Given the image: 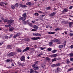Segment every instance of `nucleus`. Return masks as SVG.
<instances>
[{
    "label": "nucleus",
    "instance_id": "obj_38",
    "mask_svg": "<svg viewBox=\"0 0 73 73\" xmlns=\"http://www.w3.org/2000/svg\"><path fill=\"white\" fill-rule=\"evenodd\" d=\"M33 36H37V33H34L33 34Z\"/></svg>",
    "mask_w": 73,
    "mask_h": 73
},
{
    "label": "nucleus",
    "instance_id": "obj_31",
    "mask_svg": "<svg viewBox=\"0 0 73 73\" xmlns=\"http://www.w3.org/2000/svg\"><path fill=\"white\" fill-rule=\"evenodd\" d=\"M47 50H48V51H49V52H50L51 50H52V48H48Z\"/></svg>",
    "mask_w": 73,
    "mask_h": 73
},
{
    "label": "nucleus",
    "instance_id": "obj_44",
    "mask_svg": "<svg viewBox=\"0 0 73 73\" xmlns=\"http://www.w3.org/2000/svg\"><path fill=\"white\" fill-rule=\"evenodd\" d=\"M70 36H73V33H70Z\"/></svg>",
    "mask_w": 73,
    "mask_h": 73
},
{
    "label": "nucleus",
    "instance_id": "obj_45",
    "mask_svg": "<svg viewBox=\"0 0 73 73\" xmlns=\"http://www.w3.org/2000/svg\"><path fill=\"white\" fill-rule=\"evenodd\" d=\"M7 48H8L9 49H11V46H7Z\"/></svg>",
    "mask_w": 73,
    "mask_h": 73
},
{
    "label": "nucleus",
    "instance_id": "obj_53",
    "mask_svg": "<svg viewBox=\"0 0 73 73\" xmlns=\"http://www.w3.org/2000/svg\"><path fill=\"white\" fill-rule=\"evenodd\" d=\"M71 48V49H72V48H73V45H71L70 46Z\"/></svg>",
    "mask_w": 73,
    "mask_h": 73
},
{
    "label": "nucleus",
    "instance_id": "obj_57",
    "mask_svg": "<svg viewBox=\"0 0 73 73\" xmlns=\"http://www.w3.org/2000/svg\"><path fill=\"white\" fill-rule=\"evenodd\" d=\"M38 13H42V12L40 11H38Z\"/></svg>",
    "mask_w": 73,
    "mask_h": 73
},
{
    "label": "nucleus",
    "instance_id": "obj_52",
    "mask_svg": "<svg viewBox=\"0 0 73 73\" xmlns=\"http://www.w3.org/2000/svg\"><path fill=\"white\" fill-rule=\"evenodd\" d=\"M45 13H44L42 15V17H44V16H45Z\"/></svg>",
    "mask_w": 73,
    "mask_h": 73
},
{
    "label": "nucleus",
    "instance_id": "obj_25",
    "mask_svg": "<svg viewBox=\"0 0 73 73\" xmlns=\"http://www.w3.org/2000/svg\"><path fill=\"white\" fill-rule=\"evenodd\" d=\"M52 62H53L54 61H56V60H57V58H54L53 59H52Z\"/></svg>",
    "mask_w": 73,
    "mask_h": 73
},
{
    "label": "nucleus",
    "instance_id": "obj_4",
    "mask_svg": "<svg viewBox=\"0 0 73 73\" xmlns=\"http://www.w3.org/2000/svg\"><path fill=\"white\" fill-rule=\"evenodd\" d=\"M15 55H16V53L13 52H11L8 54L9 56H13Z\"/></svg>",
    "mask_w": 73,
    "mask_h": 73
},
{
    "label": "nucleus",
    "instance_id": "obj_39",
    "mask_svg": "<svg viewBox=\"0 0 73 73\" xmlns=\"http://www.w3.org/2000/svg\"><path fill=\"white\" fill-rule=\"evenodd\" d=\"M11 8L13 9H15V6L13 5H12V6H11Z\"/></svg>",
    "mask_w": 73,
    "mask_h": 73
},
{
    "label": "nucleus",
    "instance_id": "obj_17",
    "mask_svg": "<svg viewBox=\"0 0 73 73\" xmlns=\"http://www.w3.org/2000/svg\"><path fill=\"white\" fill-rule=\"evenodd\" d=\"M23 17H25L26 19V18L27 16V14L26 13H24L22 15Z\"/></svg>",
    "mask_w": 73,
    "mask_h": 73
},
{
    "label": "nucleus",
    "instance_id": "obj_16",
    "mask_svg": "<svg viewBox=\"0 0 73 73\" xmlns=\"http://www.w3.org/2000/svg\"><path fill=\"white\" fill-rule=\"evenodd\" d=\"M52 41L53 42H58V40L55 39V40H52Z\"/></svg>",
    "mask_w": 73,
    "mask_h": 73
},
{
    "label": "nucleus",
    "instance_id": "obj_49",
    "mask_svg": "<svg viewBox=\"0 0 73 73\" xmlns=\"http://www.w3.org/2000/svg\"><path fill=\"white\" fill-rule=\"evenodd\" d=\"M17 35H15L13 37L14 38H16V37H17Z\"/></svg>",
    "mask_w": 73,
    "mask_h": 73
},
{
    "label": "nucleus",
    "instance_id": "obj_8",
    "mask_svg": "<svg viewBox=\"0 0 73 73\" xmlns=\"http://www.w3.org/2000/svg\"><path fill=\"white\" fill-rule=\"evenodd\" d=\"M32 66L33 68H36V69L38 70L39 69V67H38V66H36V64H33V65Z\"/></svg>",
    "mask_w": 73,
    "mask_h": 73
},
{
    "label": "nucleus",
    "instance_id": "obj_15",
    "mask_svg": "<svg viewBox=\"0 0 73 73\" xmlns=\"http://www.w3.org/2000/svg\"><path fill=\"white\" fill-rule=\"evenodd\" d=\"M56 56H57V54H52L51 56V57H56Z\"/></svg>",
    "mask_w": 73,
    "mask_h": 73
},
{
    "label": "nucleus",
    "instance_id": "obj_28",
    "mask_svg": "<svg viewBox=\"0 0 73 73\" xmlns=\"http://www.w3.org/2000/svg\"><path fill=\"white\" fill-rule=\"evenodd\" d=\"M17 50L18 52H22V50L19 48Z\"/></svg>",
    "mask_w": 73,
    "mask_h": 73
},
{
    "label": "nucleus",
    "instance_id": "obj_5",
    "mask_svg": "<svg viewBox=\"0 0 73 73\" xmlns=\"http://www.w3.org/2000/svg\"><path fill=\"white\" fill-rule=\"evenodd\" d=\"M40 38H40V37H33L31 38V40H38L39 39H40Z\"/></svg>",
    "mask_w": 73,
    "mask_h": 73
},
{
    "label": "nucleus",
    "instance_id": "obj_11",
    "mask_svg": "<svg viewBox=\"0 0 73 73\" xmlns=\"http://www.w3.org/2000/svg\"><path fill=\"white\" fill-rule=\"evenodd\" d=\"M56 15V12H54L52 13L50 15V16H51V17H52V16H54V15Z\"/></svg>",
    "mask_w": 73,
    "mask_h": 73
},
{
    "label": "nucleus",
    "instance_id": "obj_35",
    "mask_svg": "<svg viewBox=\"0 0 73 73\" xmlns=\"http://www.w3.org/2000/svg\"><path fill=\"white\" fill-rule=\"evenodd\" d=\"M36 16H38V13H36L34 14Z\"/></svg>",
    "mask_w": 73,
    "mask_h": 73
},
{
    "label": "nucleus",
    "instance_id": "obj_6",
    "mask_svg": "<svg viewBox=\"0 0 73 73\" xmlns=\"http://www.w3.org/2000/svg\"><path fill=\"white\" fill-rule=\"evenodd\" d=\"M26 19V18L25 17H21L19 19V20H20L21 21H25V20Z\"/></svg>",
    "mask_w": 73,
    "mask_h": 73
},
{
    "label": "nucleus",
    "instance_id": "obj_63",
    "mask_svg": "<svg viewBox=\"0 0 73 73\" xmlns=\"http://www.w3.org/2000/svg\"><path fill=\"white\" fill-rule=\"evenodd\" d=\"M64 33H65V34H67L68 33H67V32H65Z\"/></svg>",
    "mask_w": 73,
    "mask_h": 73
},
{
    "label": "nucleus",
    "instance_id": "obj_9",
    "mask_svg": "<svg viewBox=\"0 0 73 73\" xmlns=\"http://www.w3.org/2000/svg\"><path fill=\"white\" fill-rule=\"evenodd\" d=\"M4 4L7 5V3H5L3 2H1V3H0V5H1V6H2V7H4Z\"/></svg>",
    "mask_w": 73,
    "mask_h": 73
},
{
    "label": "nucleus",
    "instance_id": "obj_59",
    "mask_svg": "<svg viewBox=\"0 0 73 73\" xmlns=\"http://www.w3.org/2000/svg\"><path fill=\"white\" fill-rule=\"evenodd\" d=\"M57 60H58V61H59V60H60V58H58L57 59Z\"/></svg>",
    "mask_w": 73,
    "mask_h": 73
},
{
    "label": "nucleus",
    "instance_id": "obj_33",
    "mask_svg": "<svg viewBox=\"0 0 73 73\" xmlns=\"http://www.w3.org/2000/svg\"><path fill=\"white\" fill-rule=\"evenodd\" d=\"M46 60H47V61H49L50 60V58H48V57H46Z\"/></svg>",
    "mask_w": 73,
    "mask_h": 73
},
{
    "label": "nucleus",
    "instance_id": "obj_12",
    "mask_svg": "<svg viewBox=\"0 0 73 73\" xmlns=\"http://www.w3.org/2000/svg\"><path fill=\"white\" fill-rule=\"evenodd\" d=\"M26 5H29L30 6H31L32 5V2H27L26 3Z\"/></svg>",
    "mask_w": 73,
    "mask_h": 73
},
{
    "label": "nucleus",
    "instance_id": "obj_55",
    "mask_svg": "<svg viewBox=\"0 0 73 73\" xmlns=\"http://www.w3.org/2000/svg\"><path fill=\"white\" fill-rule=\"evenodd\" d=\"M47 9H50V7H47Z\"/></svg>",
    "mask_w": 73,
    "mask_h": 73
},
{
    "label": "nucleus",
    "instance_id": "obj_42",
    "mask_svg": "<svg viewBox=\"0 0 73 73\" xmlns=\"http://www.w3.org/2000/svg\"><path fill=\"white\" fill-rule=\"evenodd\" d=\"M56 66V64H52L51 65V66L52 67H54V66Z\"/></svg>",
    "mask_w": 73,
    "mask_h": 73
},
{
    "label": "nucleus",
    "instance_id": "obj_21",
    "mask_svg": "<svg viewBox=\"0 0 73 73\" xmlns=\"http://www.w3.org/2000/svg\"><path fill=\"white\" fill-rule=\"evenodd\" d=\"M33 28L34 29H38V27L36 25H35L33 26Z\"/></svg>",
    "mask_w": 73,
    "mask_h": 73
},
{
    "label": "nucleus",
    "instance_id": "obj_20",
    "mask_svg": "<svg viewBox=\"0 0 73 73\" xmlns=\"http://www.w3.org/2000/svg\"><path fill=\"white\" fill-rule=\"evenodd\" d=\"M57 50H55L53 51H52V53H56V52H57Z\"/></svg>",
    "mask_w": 73,
    "mask_h": 73
},
{
    "label": "nucleus",
    "instance_id": "obj_36",
    "mask_svg": "<svg viewBox=\"0 0 73 73\" xmlns=\"http://www.w3.org/2000/svg\"><path fill=\"white\" fill-rule=\"evenodd\" d=\"M49 27H50V25H46V27L47 28H49Z\"/></svg>",
    "mask_w": 73,
    "mask_h": 73
},
{
    "label": "nucleus",
    "instance_id": "obj_23",
    "mask_svg": "<svg viewBox=\"0 0 73 73\" xmlns=\"http://www.w3.org/2000/svg\"><path fill=\"white\" fill-rule=\"evenodd\" d=\"M64 46L65 47L66 46V41H64Z\"/></svg>",
    "mask_w": 73,
    "mask_h": 73
},
{
    "label": "nucleus",
    "instance_id": "obj_22",
    "mask_svg": "<svg viewBox=\"0 0 73 73\" xmlns=\"http://www.w3.org/2000/svg\"><path fill=\"white\" fill-rule=\"evenodd\" d=\"M48 33V34H51L52 35L53 34H54V33H56V32H49Z\"/></svg>",
    "mask_w": 73,
    "mask_h": 73
},
{
    "label": "nucleus",
    "instance_id": "obj_58",
    "mask_svg": "<svg viewBox=\"0 0 73 73\" xmlns=\"http://www.w3.org/2000/svg\"><path fill=\"white\" fill-rule=\"evenodd\" d=\"M19 66H22V64L21 63H20L19 64Z\"/></svg>",
    "mask_w": 73,
    "mask_h": 73
},
{
    "label": "nucleus",
    "instance_id": "obj_60",
    "mask_svg": "<svg viewBox=\"0 0 73 73\" xmlns=\"http://www.w3.org/2000/svg\"><path fill=\"white\" fill-rule=\"evenodd\" d=\"M12 66H14V63H12Z\"/></svg>",
    "mask_w": 73,
    "mask_h": 73
},
{
    "label": "nucleus",
    "instance_id": "obj_19",
    "mask_svg": "<svg viewBox=\"0 0 73 73\" xmlns=\"http://www.w3.org/2000/svg\"><path fill=\"white\" fill-rule=\"evenodd\" d=\"M41 34H40L39 33H36V36H41Z\"/></svg>",
    "mask_w": 73,
    "mask_h": 73
},
{
    "label": "nucleus",
    "instance_id": "obj_3",
    "mask_svg": "<svg viewBox=\"0 0 73 73\" xmlns=\"http://www.w3.org/2000/svg\"><path fill=\"white\" fill-rule=\"evenodd\" d=\"M20 60L21 61H23V62L25 61V58L24 56H22L21 58H20Z\"/></svg>",
    "mask_w": 73,
    "mask_h": 73
},
{
    "label": "nucleus",
    "instance_id": "obj_10",
    "mask_svg": "<svg viewBox=\"0 0 73 73\" xmlns=\"http://www.w3.org/2000/svg\"><path fill=\"white\" fill-rule=\"evenodd\" d=\"M19 5L22 8H26L27 7V5H23L22 4H20Z\"/></svg>",
    "mask_w": 73,
    "mask_h": 73
},
{
    "label": "nucleus",
    "instance_id": "obj_27",
    "mask_svg": "<svg viewBox=\"0 0 73 73\" xmlns=\"http://www.w3.org/2000/svg\"><path fill=\"white\" fill-rule=\"evenodd\" d=\"M68 55L70 56H73V53H71L68 54Z\"/></svg>",
    "mask_w": 73,
    "mask_h": 73
},
{
    "label": "nucleus",
    "instance_id": "obj_48",
    "mask_svg": "<svg viewBox=\"0 0 73 73\" xmlns=\"http://www.w3.org/2000/svg\"><path fill=\"white\" fill-rule=\"evenodd\" d=\"M38 63V61H36L35 62V64H37Z\"/></svg>",
    "mask_w": 73,
    "mask_h": 73
},
{
    "label": "nucleus",
    "instance_id": "obj_29",
    "mask_svg": "<svg viewBox=\"0 0 73 73\" xmlns=\"http://www.w3.org/2000/svg\"><path fill=\"white\" fill-rule=\"evenodd\" d=\"M15 7H18V6H19V4L18 3H16L15 5Z\"/></svg>",
    "mask_w": 73,
    "mask_h": 73
},
{
    "label": "nucleus",
    "instance_id": "obj_7",
    "mask_svg": "<svg viewBox=\"0 0 73 73\" xmlns=\"http://www.w3.org/2000/svg\"><path fill=\"white\" fill-rule=\"evenodd\" d=\"M29 50V47H26L25 49L23 50V52H24L25 51H27V50Z\"/></svg>",
    "mask_w": 73,
    "mask_h": 73
},
{
    "label": "nucleus",
    "instance_id": "obj_24",
    "mask_svg": "<svg viewBox=\"0 0 73 73\" xmlns=\"http://www.w3.org/2000/svg\"><path fill=\"white\" fill-rule=\"evenodd\" d=\"M73 23L72 22H70L69 24V27H72V24Z\"/></svg>",
    "mask_w": 73,
    "mask_h": 73
},
{
    "label": "nucleus",
    "instance_id": "obj_37",
    "mask_svg": "<svg viewBox=\"0 0 73 73\" xmlns=\"http://www.w3.org/2000/svg\"><path fill=\"white\" fill-rule=\"evenodd\" d=\"M73 6H70L69 7V9H72V8H73Z\"/></svg>",
    "mask_w": 73,
    "mask_h": 73
},
{
    "label": "nucleus",
    "instance_id": "obj_26",
    "mask_svg": "<svg viewBox=\"0 0 73 73\" xmlns=\"http://www.w3.org/2000/svg\"><path fill=\"white\" fill-rule=\"evenodd\" d=\"M73 70V68H69L68 70V72H69V71H71V70Z\"/></svg>",
    "mask_w": 73,
    "mask_h": 73
},
{
    "label": "nucleus",
    "instance_id": "obj_18",
    "mask_svg": "<svg viewBox=\"0 0 73 73\" xmlns=\"http://www.w3.org/2000/svg\"><path fill=\"white\" fill-rule=\"evenodd\" d=\"M68 10L67 9H64L63 11V13H65V12H68Z\"/></svg>",
    "mask_w": 73,
    "mask_h": 73
},
{
    "label": "nucleus",
    "instance_id": "obj_50",
    "mask_svg": "<svg viewBox=\"0 0 73 73\" xmlns=\"http://www.w3.org/2000/svg\"><path fill=\"white\" fill-rule=\"evenodd\" d=\"M59 30H60V29L59 28H57L55 29V31H59Z\"/></svg>",
    "mask_w": 73,
    "mask_h": 73
},
{
    "label": "nucleus",
    "instance_id": "obj_14",
    "mask_svg": "<svg viewBox=\"0 0 73 73\" xmlns=\"http://www.w3.org/2000/svg\"><path fill=\"white\" fill-rule=\"evenodd\" d=\"M64 47V45L63 44H61L60 45H59L58 46V48H59V49H61V48H62Z\"/></svg>",
    "mask_w": 73,
    "mask_h": 73
},
{
    "label": "nucleus",
    "instance_id": "obj_46",
    "mask_svg": "<svg viewBox=\"0 0 73 73\" xmlns=\"http://www.w3.org/2000/svg\"><path fill=\"white\" fill-rule=\"evenodd\" d=\"M52 44H53V42H51L49 43L50 45H52Z\"/></svg>",
    "mask_w": 73,
    "mask_h": 73
},
{
    "label": "nucleus",
    "instance_id": "obj_1",
    "mask_svg": "<svg viewBox=\"0 0 73 73\" xmlns=\"http://www.w3.org/2000/svg\"><path fill=\"white\" fill-rule=\"evenodd\" d=\"M14 21V20H12V19H10L8 21V23L9 24V25H13V23Z\"/></svg>",
    "mask_w": 73,
    "mask_h": 73
},
{
    "label": "nucleus",
    "instance_id": "obj_13",
    "mask_svg": "<svg viewBox=\"0 0 73 73\" xmlns=\"http://www.w3.org/2000/svg\"><path fill=\"white\" fill-rule=\"evenodd\" d=\"M15 29V28L14 27H13L11 28H10V29H9L10 31H11V32H12L13 31V30Z\"/></svg>",
    "mask_w": 73,
    "mask_h": 73
},
{
    "label": "nucleus",
    "instance_id": "obj_30",
    "mask_svg": "<svg viewBox=\"0 0 73 73\" xmlns=\"http://www.w3.org/2000/svg\"><path fill=\"white\" fill-rule=\"evenodd\" d=\"M70 61H73V58H72L71 56H70Z\"/></svg>",
    "mask_w": 73,
    "mask_h": 73
},
{
    "label": "nucleus",
    "instance_id": "obj_61",
    "mask_svg": "<svg viewBox=\"0 0 73 73\" xmlns=\"http://www.w3.org/2000/svg\"><path fill=\"white\" fill-rule=\"evenodd\" d=\"M13 61V60H10V61H11V62H12V61Z\"/></svg>",
    "mask_w": 73,
    "mask_h": 73
},
{
    "label": "nucleus",
    "instance_id": "obj_34",
    "mask_svg": "<svg viewBox=\"0 0 73 73\" xmlns=\"http://www.w3.org/2000/svg\"><path fill=\"white\" fill-rule=\"evenodd\" d=\"M28 24L29 26H30V27H32V23H29Z\"/></svg>",
    "mask_w": 73,
    "mask_h": 73
},
{
    "label": "nucleus",
    "instance_id": "obj_56",
    "mask_svg": "<svg viewBox=\"0 0 73 73\" xmlns=\"http://www.w3.org/2000/svg\"><path fill=\"white\" fill-rule=\"evenodd\" d=\"M7 19H5V21H4L5 23H6V22H7Z\"/></svg>",
    "mask_w": 73,
    "mask_h": 73
},
{
    "label": "nucleus",
    "instance_id": "obj_47",
    "mask_svg": "<svg viewBox=\"0 0 73 73\" xmlns=\"http://www.w3.org/2000/svg\"><path fill=\"white\" fill-rule=\"evenodd\" d=\"M10 61V60L7 59V62H9Z\"/></svg>",
    "mask_w": 73,
    "mask_h": 73
},
{
    "label": "nucleus",
    "instance_id": "obj_51",
    "mask_svg": "<svg viewBox=\"0 0 73 73\" xmlns=\"http://www.w3.org/2000/svg\"><path fill=\"white\" fill-rule=\"evenodd\" d=\"M32 31H37V30L32 29Z\"/></svg>",
    "mask_w": 73,
    "mask_h": 73
},
{
    "label": "nucleus",
    "instance_id": "obj_64",
    "mask_svg": "<svg viewBox=\"0 0 73 73\" xmlns=\"http://www.w3.org/2000/svg\"><path fill=\"white\" fill-rule=\"evenodd\" d=\"M32 23H35V21H32Z\"/></svg>",
    "mask_w": 73,
    "mask_h": 73
},
{
    "label": "nucleus",
    "instance_id": "obj_32",
    "mask_svg": "<svg viewBox=\"0 0 73 73\" xmlns=\"http://www.w3.org/2000/svg\"><path fill=\"white\" fill-rule=\"evenodd\" d=\"M70 63V61H69V60H66V63L67 64H69Z\"/></svg>",
    "mask_w": 73,
    "mask_h": 73
},
{
    "label": "nucleus",
    "instance_id": "obj_40",
    "mask_svg": "<svg viewBox=\"0 0 73 73\" xmlns=\"http://www.w3.org/2000/svg\"><path fill=\"white\" fill-rule=\"evenodd\" d=\"M16 35H17V36H19L21 35V34L19 33H17L16 34Z\"/></svg>",
    "mask_w": 73,
    "mask_h": 73
},
{
    "label": "nucleus",
    "instance_id": "obj_2",
    "mask_svg": "<svg viewBox=\"0 0 73 73\" xmlns=\"http://www.w3.org/2000/svg\"><path fill=\"white\" fill-rule=\"evenodd\" d=\"M60 68H57L56 70H54V72H55V73H58V72L60 71Z\"/></svg>",
    "mask_w": 73,
    "mask_h": 73
},
{
    "label": "nucleus",
    "instance_id": "obj_54",
    "mask_svg": "<svg viewBox=\"0 0 73 73\" xmlns=\"http://www.w3.org/2000/svg\"><path fill=\"white\" fill-rule=\"evenodd\" d=\"M40 49L41 50H44V48H43L42 47H41L40 48Z\"/></svg>",
    "mask_w": 73,
    "mask_h": 73
},
{
    "label": "nucleus",
    "instance_id": "obj_43",
    "mask_svg": "<svg viewBox=\"0 0 73 73\" xmlns=\"http://www.w3.org/2000/svg\"><path fill=\"white\" fill-rule=\"evenodd\" d=\"M9 26H11V25H9H9H5V27H9Z\"/></svg>",
    "mask_w": 73,
    "mask_h": 73
},
{
    "label": "nucleus",
    "instance_id": "obj_62",
    "mask_svg": "<svg viewBox=\"0 0 73 73\" xmlns=\"http://www.w3.org/2000/svg\"><path fill=\"white\" fill-rule=\"evenodd\" d=\"M8 68H9V69H11V67H7Z\"/></svg>",
    "mask_w": 73,
    "mask_h": 73
},
{
    "label": "nucleus",
    "instance_id": "obj_41",
    "mask_svg": "<svg viewBox=\"0 0 73 73\" xmlns=\"http://www.w3.org/2000/svg\"><path fill=\"white\" fill-rule=\"evenodd\" d=\"M56 66H60L61 65V64L58 63L56 65Z\"/></svg>",
    "mask_w": 73,
    "mask_h": 73
}]
</instances>
